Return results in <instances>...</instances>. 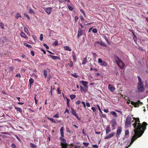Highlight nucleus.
I'll list each match as a JSON object with an SVG mask.
<instances>
[{
    "mask_svg": "<svg viewBox=\"0 0 148 148\" xmlns=\"http://www.w3.org/2000/svg\"><path fill=\"white\" fill-rule=\"evenodd\" d=\"M133 118L135 121L134 123L132 124L135 128V134L134 135H135L137 138L143 135L146 129L147 124L146 122H144L141 124L140 123V121L139 118L133 117Z\"/></svg>",
    "mask_w": 148,
    "mask_h": 148,
    "instance_id": "1",
    "label": "nucleus"
},
{
    "mask_svg": "<svg viewBox=\"0 0 148 148\" xmlns=\"http://www.w3.org/2000/svg\"><path fill=\"white\" fill-rule=\"evenodd\" d=\"M15 109H16L17 111H18L20 113H21L22 112V110L21 109L19 108H17L16 107H15Z\"/></svg>",
    "mask_w": 148,
    "mask_h": 148,
    "instance_id": "28",
    "label": "nucleus"
},
{
    "mask_svg": "<svg viewBox=\"0 0 148 148\" xmlns=\"http://www.w3.org/2000/svg\"><path fill=\"white\" fill-rule=\"evenodd\" d=\"M111 122L112 123V126L113 127H114L116 126L117 124L116 121L115 119H113L111 121Z\"/></svg>",
    "mask_w": 148,
    "mask_h": 148,
    "instance_id": "16",
    "label": "nucleus"
},
{
    "mask_svg": "<svg viewBox=\"0 0 148 148\" xmlns=\"http://www.w3.org/2000/svg\"><path fill=\"white\" fill-rule=\"evenodd\" d=\"M73 62L71 61H70V63L69 64V65L71 67H72L73 66Z\"/></svg>",
    "mask_w": 148,
    "mask_h": 148,
    "instance_id": "45",
    "label": "nucleus"
},
{
    "mask_svg": "<svg viewBox=\"0 0 148 148\" xmlns=\"http://www.w3.org/2000/svg\"><path fill=\"white\" fill-rule=\"evenodd\" d=\"M111 129L109 125H108L107 126L106 128V133L107 134L111 132Z\"/></svg>",
    "mask_w": 148,
    "mask_h": 148,
    "instance_id": "17",
    "label": "nucleus"
},
{
    "mask_svg": "<svg viewBox=\"0 0 148 148\" xmlns=\"http://www.w3.org/2000/svg\"><path fill=\"white\" fill-rule=\"evenodd\" d=\"M13 60L14 61H17L19 62H21V60L19 59H15Z\"/></svg>",
    "mask_w": 148,
    "mask_h": 148,
    "instance_id": "51",
    "label": "nucleus"
},
{
    "mask_svg": "<svg viewBox=\"0 0 148 148\" xmlns=\"http://www.w3.org/2000/svg\"><path fill=\"white\" fill-rule=\"evenodd\" d=\"M80 11L82 13L84 16L85 15V13L84 12L83 10L82 9H81L80 10Z\"/></svg>",
    "mask_w": 148,
    "mask_h": 148,
    "instance_id": "55",
    "label": "nucleus"
},
{
    "mask_svg": "<svg viewBox=\"0 0 148 148\" xmlns=\"http://www.w3.org/2000/svg\"><path fill=\"white\" fill-rule=\"evenodd\" d=\"M43 39V35L42 34H41L40 35V40L41 41H42Z\"/></svg>",
    "mask_w": 148,
    "mask_h": 148,
    "instance_id": "50",
    "label": "nucleus"
},
{
    "mask_svg": "<svg viewBox=\"0 0 148 148\" xmlns=\"http://www.w3.org/2000/svg\"><path fill=\"white\" fill-rule=\"evenodd\" d=\"M110 114L112 115L115 117H117L118 115L117 113L114 111H112L110 112Z\"/></svg>",
    "mask_w": 148,
    "mask_h": 148,
    "instance_id": "21",
    "label": "nucleus"
},
{
    "mask_svg": "<svg viewBox=\"0 0 148 148\" xmlns=\"http://www.w3.org/2000/svg\"><path fill=\"white\" fill-rule=\"evenodd\" d=\"M101 65L104 66H106L107 65V64L105 61H103Z\"/></svg>",
    "mask_w": 148,
    "mask_h": 148,
    "instance_id": "37",
    "label": "nucleus"
},
{
    "mask_svg": "<svg viewBox=\"0 0 148 148\" xmlns=\"http://www.w3.org/2000/svg\"><path fill=\"white\" fill-rule=\"evenodd\" d=\"M30 145L32 148H36L37 147V145L32 143H30Z\"/></svg>",
    "mask_w": 148,
    "mask_h": 148,
    "instance_id": "27",
    "label": "nucleus"
},
{
    "mask_svg": "<svg viewBox=\"0 0 148 148\" xmlns=\"http://www.w3.org/2000/svg\"><path fill=\"white\" fill-rule=\"evenodd\" d=\"M83 144L86 147H87L88 146V145L89 144V143L84 142L83 143Z\"/></svg>",
    "mask_w": 148,
    "mask_h": 148,
    "instance_id": "42",
    "label": "nucleus"
},
{
    "mask_svg": "<svg viewBox=\"0 0 148 148\" xmlns=\"http://www.w3.org/2000/svg\"><path fill=\"white\" fill-rule=\"evenodd\" d=\"M29 13L31 14H33L34 13L33 10L32 9H30L29 10Z\"/></svg>",
    "mask_w": 148,
    "mask_h": 148,
    "instance_id": "38",
    "label": "nucleus"
},
{
    "mask_svg": "<svg viewBox=\"0 0 148 148\" xmlns=\"http://www.w3.org/2000/svg\"><path fill=\"white\" fill-rule=\"evenodd\" d=\"M16 77H19V78H20L21 77V75L20 73H18L16 74L15 76Z\"/></svg>",
    "mask_w": 148,
    "mask_h": 148,
    "instance_id": "62",
    "label": "nucleus"
},
{
    "mask_svg": "<svg viewBox=\"0 0 148 148\" xmlns=\"http://www.w3.org/2000/svg\"><path fill=\"white\" fill-rule=\"evenodd\" d=\"M72 57L73 58V59L75 60L76 59V57H75V53L73 52V55H72Z\"/></svg>",
    "mask_w": 148,
    "mask_h": 148,
    "instance_id": "39",
    "label": "nucleus"
},
{
    "mask_svg": "<svg viewBox=\"0 0 148 148\" xmlns=\"http://www.w3.org/2000/svg\"><path fill=\"white\" fill-rule=\"evenodd\" d=\"M70 97L71 99H73L75 98L76 96L75 95H72Z\"/></svg>",
    "mask_w": 148,
    "mask_h": 148,
    "instance_id": "33",
    "label": "nucleus"
},
{
    "mask_svg": "<svg viewBox=\"0 0 148 148\" xmlns=\"http://www.w3.org/2000/svg\"><path fill=\"white\" fill-rule=\"evenodd\" d=\"M15 136L16 137V138L20 142L21 141V139L18 137L16 135H15Z\"/></svg>",
    "mask_w": 148,
    "mask_h": 148,
    "instance_id": "56",
    "label": "nucleus"
},
{
    "mask_svg": "<svg viewBox=\"0 0 148 148\" xmlns=\"http://www.w3.org/2000/svg\"><path fill=\"white\" fill-rule=\"evenodd\" d=\"M8 69L9 71H12L14 70V67L13 66H11L8 67Z\"/></svg>",
    "mask_w": 148,
    "mask_h": 148,
    "instance_id": "29",
    "label": "nucleus"
},
{
    "mask_svg": "<svg viewBox=\"0 0 148 148\" xmlns=\"http://www.w3.org/2000/svg\"><path fill=\"white\" fill-rule=\"evenodd\" d=\"M72 75L75 78H77L78 77V75H76V73H74Z\"/></svg>",
    "mask_w": 148,
    "mask_h": 148,
    "instance_id": "52",
    "label": "nucleus"
},
{
    "mask_svg": "<svg viewBox=\"0 0 148 148\" xmlns=\"http://www.w3.org/2000/svg\"><path fill=\"white\" fill-rule=\"evenodd\" d=\"M80 90L81 92H84V93H86V92L88 90V87H84L80 86Z\"/></svg>",
    "mask_w": 148,
    "mask_h": 148,
    "instance_id": "9",
    "label": "nucleus"
},
{
    "mask_svg": "<svg viewBox=\"0 0 148 148\" xmlns=\"http://www.w3.org/2000/svg\"><path fill=\"white\" fill-rule=\"evenodd\" d=\"M48 56L51 57L53 60H60V58L58 56H53L51 55H49Z\"/></svg>",
    "mask_w": 148,
    "mask_h": 148,
    "instance_id": "12",
    "label": "nucleus"
},
{
    "mask_svg": "<svg viewBox=\"0 0 148 148\" xmlns=\"http://www.w3.org/2000/svg\"><path fill=\"white\" fill-rule=\"evenodd\" d=\"M41 51H42L43 52V53L44 54H45L46 53V52L45 51V50H44V49H41Z\"/></svg>",
    "mask_w": 148,
    "mask_h": 148,
    "instance_id": "64",
    "label": "nucleus"
},
{
    "mask_svg": "<svg viewBox=\"0 0 148 148\" xmlns=\"http://www.w3.org/2000/svg\"><path fill=\"white\" fill-rule=\"evenodd\" d=\"M21 36L22 37L25 38H28L27 36L25 35V34L23 32H21L20 34Z\"/></svg>",
    "mask_w": 148,
    "mask_h": 148,
    "instance_id": "18",
    "label": "nucleus"
},
{
    "mask_svg": "<svg viewBox=\"0 0 148 148\" xmlns=\"http://www.w3.org/2000/svg\"><path fill=\"white\" fill-rule=\"evenodd\" d=\"M137 138V137H136L135 135H134L132 137V138L131 140V141L130 143V144L128 145V146L125 147V148H128V147H130L131 145L132 144L134 141Z\"/></svg>",
    "mask_w": 148,
    "mask_h": 148,
    "instance_id": "6",
    "label": "nucleus"
},
{
    "mask_svg": "<svg viewBox=\"0 0 148 148\" xmlns=\"http://www.w3.org/2000/svg\"><path fill=\"white\" fill-rule=\"evenodd\" d=\"M59 114L57 113L53 116V117L59 118Z\"/></svg>",
    "mask_w": 148,
    "mask_h": 148,
    "instance_id": "40",
    "label": "nucleus"
},
{
    "mask_svg": "<svg viewBox=\"0 0 148 148\" xmlns=\"http://www.w3.org/2000/svg\"><path fill=\"white\" fill-rule=\"evenodd\" d=\"M115 134L114 132H112L106 136L104 137L105 139H109L113 137Z\"/></svg>",
    "mask_w": 148,
    "mask_h": 148,
    "instance_id": "8",
    "label": "nucleus"
},
{
    "mask_svg": "<svg viewBox=\"0 0 148 148\" xmlns=\"http://www.w3.org/2000/svg\"><path fill=\"white\" fill-rule=\"evenodd\" d=\"M92 32L94 33H96L97 32V29L95 28H94L92 30Z\"/></svg>",
    "mask_w": 148,
    "mask_h": 148,
    "instance_id": "47",
    "label": "nucleus"
},
{
    "mask_svg": "<svg viewBox=\"0 0 148 148\" xmlns=\"http://www.w3.org/2000/svg\"><path fill=\"white\" fill-rule=\"evenodd\" d=\"M64 130V128L63 127H62L60 130V131L61 134V136L62 137H60V139L61 141V144L62 143H66V140L62 137H64V133L63 130Z\"/></svg>",
    "mask_w": 148,
    "mask_h": 148,
    "instance_id": "3",
    "label": "nucleus"
},
{
    "mask_svg": "<svg viewBox=\"0 0 148 148\" xmlns=\"http://www.w3.org/2000/svg\"><path fill=\"white\" fill-rule=\"evenodd\" d=\"M129 134V130H126L125 131V136Z\"/></svg>",
    "mask_w": 148,
    "mask_h": 148,
    "instance_id": "43",
    "label": "nucleus"
},
{
    "mask_svg": "<svg viewBox=\"0 0 148 148\" xmlns=\"http://www.w3.org/2000/svg\"><path fill=\"white\" fill-rule=\"evenodd\" d=\"M24 16H26L27 18H30L29 16L26 13H25L24 14Z\"/></svg>",
    "mask_w": 148,
    "mask_h": 148,
    "instance_id": "48",
    "label": "nucleus"
},
{
    "mask_svg": "<svg viewBox=\"0 0 148 148\" xmlns=\"http://www.w3.org/2000/svg\"><path fill=\"white\" fill-rule=\"evenodd\" d=\"M108 88L112 92L114 91L115 89L114 86L110 84L108 86Z\"/></svg>",
    "mask_w": 148,
    "mask_h": 148,
    "instance_id": "11",
    "label": "nucleus"
},
{
    "mask_svg": "<svg viewBox=\"0 0 148 148\" xmlns=\"http://www.w3.org/2000/svg\"><path fill=\"white\" fill-rule=\"evenodd\" d=\"M131 117L130 115H128L127 117L125 122V126L127 127H130L131 124Z\"/></svg>",
    "mask_w": 148,
    "mask_h": 148,
    "instance_id": "4",
    "label": "nucleus"
},
{
    "mask_svg": "<svg viewBox=\"0 0 148 148\" xmlns=\"http://www.w3.org/2000/svg\"><path fill=\"white\" fill-rule=\"evenodd\" d=\"M44 75L45 76V78H46L47 76V71L45 70H44Z\"/></svg>",
    "mask_w": 148,
    "mask_h": 148,
    "instance_id": "34",
    "label": "nucleus"
},
{
    "mask_svg": "<svg viewBox=\"0 0 148 148\" xmlns=\"http://www.w3.org/2000/svg\"><path fill=\"white\" fill-rule=\"evenodd\" d=\"M19 17H21V16L17 12L16 14L15 18H18Z\"/></svg>",
    "mask_w": 148,
    "mask_h": 148,
    "instance_id": "32",
    "label": "nucleus"
},
{
    "mask_svg": "<svg viewBox=\"0 0 148 148\" xmlns=\"http://www.w3.org/2000/svg\"><path fill=\"white\" fill-rule=\"evenodd\" d=\"M43 46L44 47H45L47 49H49V46L47 45L46 44L44 43L43 44Z\"/></svg>",
    "mask_w": 148,
    "mask_h": 148,
    "instance_id": "44",
    "label": "nucleus"
},
{
    "mask_svg": "<svg viewBox=\"0 0 148 148\" xmlns=\"http://www.w3.org/2000/svg\"><path fill=\"white\" fill-rule=\"evenodd\" d=\"M58 41H55V42H54V45H55V46H56L57 45H58Z\"/></svg>",
    "mask_w": 148,
    "mask_h": 148,
    "instance_id": "61",
    "label": "nucleus"
},
{
    "mask_svg": "<svg viewBox=\"0 0 148 148\" xmlns=\"http://www.w3.org/2000/svg\"><path fill=\"white\" fill-rule=\"evenodd\" d=\"M87 63V58H84L83 60L82 64H85Z\"/></svg>",
    "mask_w": 148,
    "mask_h": 148,
    "instance_id": "26",
    "label": "nucleus"
},
{
    "mask_svg": "<svg viewBox=\"0 0 148 148\" xmlns=\"http://www.w3.org/2000/svg\"><path fill=\"white\" fill-rule=\"evenodd\" d=\"M131 104L134 105V107H138L139 106V103L138 102V101L137 102H135L133 101H131Z\"/></svg>",
    "mask_w": 148,
    "mask_h": 148,
    "instance_id": "14",
    "label": "nucleus"
},
{
    "mask_svg": "<svg viewBox=\"0 0 148 148\" xmlns=\"http://www.w3.org/2000/svg\"><path fill=\"white\" fill-rule=\"evenodd\" d=\"M80 83H81L83 86H85V87H88L87 86L88 82L86 81H82L80 82Z\"/></svg>",
    "mask_w": 148,
    "mask_h": 148,
    "instance_id": "19",
    "label": "nucleus"
},
{
    "mask_svg": "<svg viewBox=\"0 0 148 148\" xmlns=\"http://www.w3.org/2000/svg\"><path fill=\"white\" fill-rule=\"evenodd\" d=\"M122 130V128L121 127H119L117 129L116 132V137H118V136L121 134Z\"/></svg>",
    "mask_w": 148,
    "mask_h": 148,
    "instance_id": "7",
    "label": "nucleus"
},
{
    "mask_svg": "<svg viewBox=\"0 0 148 148\" xmlns=\"http://www.w3.org/2000/svg\"><path fill=\"white\" fill-rule=\"evenodd\" d=\"M103 61H102V60L100 59V58H99L98 59V62H99V63H102L103 62Z\"/></svg>",
    "mask_w": 148,
    "mask_h": 148,
    "instance_id": "54",
    "label": "nucleus"
},
{
    "mask_svg": "<svg viewBox=\"0 0 148 148\" xmlns=\"http://www.w3.org/2000/svg\"><path fill=\"white\" fill-rule=\"evenodd\" d=\"M114 59L119 66L121 69H123L125 67V65L119 58L117 56H115L114 57Z\"/></svg>",
    "mask_w": 148,
    "mask_h": 148,
    "instance_id": "2",
    "label": "nucleus"
},
{
    "mask_svg": "<svg viewBox=\"0 0 148 148\" xmlns=\"http://www.w3.org/2000/svg\"><path fill=\"white\" fill-rule=\"evenodd\" d=\"M0 27L3 29H4V25L2 22L0 23Z\"/></svg>",
    "mask_w": 148,
    "mask_h": 148,
    "instance_id": "35",
    "label": "nucleus"
},
{
    "mask_svg": "<svg viewBox=\"0 0 148 148\" xmlns=\"http://www.w3.org/2000/svg\"><path fill=\"white\" fill-rule=\"evenodd\" d=\"M31 54L33 56H34V52L33 51H31L30 52Z\"/></svg>",
    "mask_w": 148,
    "mask_h": 148,
    "instance_id": "60",
    "label": "nucleus"
},
{
    "mask_svg": "<svg viewBox=\"0 0 148 148\" xmlns=\"http://www.w3.org/2000/svg\"><path fill=\"white\" fill-rule=\"evenodd\" d=\"M72 114L74 116H75L77 114L75 110L72 108H71Z\"/></svg>",
    "mask_w": 148,
    "mask_h": 148,
    "instance_id": "23",
    "label": "nucleus"
},
{
    "mask_svg": "<svg viewBox=\"0 0 148 148\" xmlns=\"http://www.w3.org/2000/svg\"><path fill=\"white\" fill-rule=\"evenodd\" d=\"M47 119L51 121L52 123H56V121L53 118L48 117Z\"/></svg>",
    "mask_w": 148,
    "mask_h": 148,
    "instance_id": "25",
    "label": "nucleus"
},
{
    "mask_svg": "<svg viewBox=\"0 0 148 148\" xmlns=\"http://www.w3.org/2000/svg\"><path fill=\"white\" fill-rule=\"evenodd\" d=\"M92 147L95 148H97L98 147L97 145H92Z\"/></svg>",
    "mask_w": 148,
    "mask_h": 148,
    "instance_id": "57",
    "label": "nucleus"
},
{
    "mask_svg": "<svg viewBox=\"0 0 148 148\" xmlns=\"http://www.w3.org/2000/svg\"><path fill=\"white\" fill-rule=\"evenodd\" d=\"M96 106H97V107L99 111L101 113L102 116L103 118L105 117V116H106V115L103 114V113L102 112V111H101V108L99 106L98 104Z\"/></svg>",
    "mask_w": 148,
    "mask_h": 148,
    "instance_id": "15",
    "label": "nucleus"
},
{
    "mask_svg": "<svg viewBox=\"0 0 148 148\" xmlns=\"http://www.w3.org/2000/svg\"><path fill=\"white\" fill-rule=\"evenodd\" d=\"M133 38L135 41H136L137 40V38L136 36H134Z\"/></svg>",
    "mask_w": 148,
    "mask_h": 148,
    "instance_id": "58",
    "label": "nucleus"
},
{
    "mask_svg": "<svg viewBox=\"0 0 148 148\" xmlns=\"http://www.w3.org/2000/svg\"><path fill=\"white\" fill-rule=\"evenodd\" d=\"M81 101H79V100H78V101H77L76 103H75V104L76 105H79V104H80V103H81Z\"/></svg>",
    "mask_w": 148,
    "mask_h": 148,
    "instance_id": "53",
    "label": "nucleus"
},
{
    "mask_svg": "<svg viewBox=\"0 0 148 148\" xmlns=\"http://www.w3.org/2000/svg\"><path fill=\"white\" fill-rule=\"evenodd\" d=\"M24 45H25V46H26L28 48H31L32 47L31 45L28 44H27V43H25V42L24 43Z\"/></svg>",
    "mask_w": 148,
    "mask_h": 148,
    "instance_id": "30",
    "label": "nucleus"
},
{
    "mask_svg": "<svg viewBox=\"0 0 148 148\" xmlns=\"http://www.w3.org/2000/svg\"><path fill=\"white\" fill-rule=\"evenodd\" d=\"M52 8L51 7H48L45 8L46 12L48 14H50Z\"/></svg>",
    "mask_w": 148,
    "mask_h": 148,
    "instance_id": "13",
    "label": "nucleus"
},
{
    "mask_svg": "<svg viewBox=\"0 0 148 148\" xmlns=\"http://www.w3.org/2000/svg\"><path fill=\"white\" fill-rule=\"evenodd\" d=\"M61 145L62 146V148H66L68 144L67 143L61 144Z\"/></svg>",
    "mask_w": 148,
    "mask_h": 148,
    "instance_id": "20",
    "label": "nucleus"
},
{
    "mask_svg": "<svg viewBox=\"0 0 148 148\" xmlns=\"http://www.w3.org/2000/svg\"><path fill=\"white\" fill-rule=\"evenodd\" d=\"M29 84L30 85V88L31 87V85L33 84L34 82V79L32 78H31L29 80Z\"/></svg>",
    "mask_w": 148,
    "mask_h": 148,
    "instance_id": "24",
    "label": "nucleus"
},
{
    "mask_svg": "<svg viewBox=\"0 0 148 148\" xmlns=\"http://www.w3.org/2000/svg\"><path fill=\"white\" fill-rule=\"evenodd\" d=\"M138 83H142L141 81V79L140 77L139 76H138Z\"/></svg>",
    "mask_w": 148,
    "mask_h": 148,
    "instance_id": "46",
    "label": "nucleus"
},
{
    "mask_svg": "<svg viewBox=\"0 0 148 148\" xmlns=\"http://www.w3.org/2000/svg\"><path fill=\"white\" fill-rule=\"evenodd\" d=\"M83 32V31L82 30V29L79 28L78 32L77 38H79L80 36L82 35Z\"/></svg>",
    "mask_w": 148,
    "mask_h": 148,
    "instance_id": "10",
    "label": "nucleus"
},
{
    "mask_svg": "<svg viewBox=\"0 0 148 148\" xmlns=\"http://www.w3.org/2000/svg\"><path fill=\"white\" fill-rule=\"evenodd\" d=\"M81 103L83 105V106H84V108H86V104H85V103L84 102V101H82Z\"/></svg>",
    "mask_w": 148,
    "mask_h": 148,
    "instance_id": "59",
    "label": "nucleus"
},
{
    "mask_svg": "<svg viewBox=\"0 0 148 148\" xmlns=\"http://www.w3.org/2000/svg\"><path fill=\"white\" fill-rule=\"evenodd\" d=\"M11 146L12 148H16V147L15 144L14 143H13L12 144Z\"/></svg>",
    "mask_w": 148,
    "mask_h": 148,
    "instance_id": "41",
    "label": "nucleus"
},
{
    "mask_svg": "<svg viewBox=\"0 0 148 148\" xmlns=\"http://www.w3.org/2000/svg\"><path fill=\"white\" fill-rule=\"evenodd\" d=\"M24 30H25V32H26L27 33H28L29 32L27 28H25H25Z\"/></svg>",
    "mask_w": 148,
    "mask_h": 148,
    "instance_id": "63",
    "label": "nucleus"
},
{
    "mask_svg": "<svg viewBox=\"0 0 148 148\" xmlns=\"http://www.w3.org/2000/svg\"><path fill=\"white\" fill-rule=\"evenodd\" d=\"M138 89L139 92H143L144 91L145 88L143 83H138Z\"/></svg>",
    "mask_w": 148,
    "mask_h": 148,
    "instance_id": "5",
    "label": "nucleus"
},
{
    "mask_svg": "<svg viewBox=\"0 0 148 148\" xmlns=\"http://www.w3.org/2000/svg\"><path fill=\"white\" fill-rule=\"evenodd\" d=\"M67 6L69 9L70 11H72L73 10V8L70 5H67Z\"/></svg>",
    "mask_w": 148,
    "mask_h": 148,
    "instance_id": "31",
    "label": "nucleus"
},
{
    "mask_svg": "<svg viewBox=\"0 0 148 148\" xmlns=\"http://www.w3.org/2000/svg\"><path fill=\"white\" fill-rule=\"evenodd\" d=\"M60 88H57V91H58V94H60L61 93V90L60 91Z\"/></svg>",
    "mask_w": 148,
    "mask_h": 148,
    "instance_id": "49",
    "label": "nucleus"
},
{
    "mask_svg": "<svg viewBox=\"0 0 148 148\" xmlns=\"http://www.w3.org/2000/svg\"><path fill=\"white\" fill-rule=\"evenodd\" d=\"M64 48L66 50L69 51H71V49L68 46H65L64 47Z\"/></svg>",
    "mask_w": 148,
    "mask_h": 148,
    "instance_id": "22",
    "label": "nucleus"
},
{
    "mask_svg": "<svg viewBox=\"0 0 148 148\" xmlns=\"http://www.w3.org/2000/svg\"><path fill=\"white\" fill-rule=\"evenodd\" d=\"M96 43H97L98 44H100L102 46H106V44H104L103 43H102V42L100 43V42L99 41L97 42H96Z\"/></svg>",
    "mask_w": 148,
    "mask_h": 148,
    "instance_id": "36",
    "label": "nucleus"
}]
</instances>
